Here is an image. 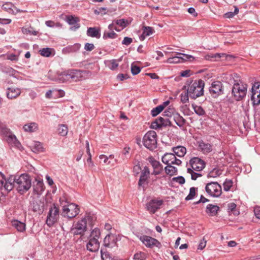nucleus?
I'll list each match as a JSON object with an SVG mask.
<instances>
[{"label": "nucleus", "mask_w": 260, "mask_h": 260, "mask_svg": "<svg viewBox=\"0 0 260 260\" xmlns=\"http://www.w3.org/2000/svg\"><path fill=\"white\" fill-rule=\"evenodd\" d=\"M222 174V170L218 168H214L208 174V177L216 178Z\"/></svg>", "instance_id": "obj_42"}, {"label": "nucleus", "mask_w": 260, "mask_h": 260, "mask_svg": "<svg viewBox=\"0 0 260 260\" xmlns=\"http://www.w3.org/2000/svg\"><path fill=\"white\" fill-rule=\"evenodd\" d=\"M12 224L13 226L17 229L18 232H23L25 231V224L22 222L17 220H14L12 221Z\"/></svg>", "instance_id": "obj_34"}, {"label": "nucleus", "mask_w": 260, "mask_h": 260, "mask_svg": "<svg viewBox=\"0 0 260 260\" xmlns=\"http://www.w3.org/2000/svg\"><path fill=\"white\" fill-rule=\"evenodd\" d=\"M65 20L70 25H74V28H72V30H76L80 27V25L78 23L80 19L78 17L73 15H68L66 17Z\"/></svg>", "instance_id": "obj_22"}, {"label": "nucleus", "mask_w": 260, "mask_h": 260, "mask_svg": "<svg viewBox=\"0 0 260 260\" xmlns=\"http://www.w3.org/2000/svg\"><path fill=\"white\" fill-rule=\"evenodd\" d=\"M59 209L55 205L51 206L47 216L46 223L49 227L52 226L59 218Z\"/></svg>", "instance_id": "obj_9"}, {"label": "nucleus", "mask_w": 260, "mask_h": 260, "mask_svg": "<svg viewBox=\"0 0 260 260\" xmlns=\"http://www.w3.org/2000/svg\"><path fill=\"white\" fill-rule=\"evenodd\" d=\"M117 35L114 31H105L103 34V39L105 40L108 39H114L116 38Z\"/></svg>", "instance_id": "obj_44"}, {"label": "nucleus", "mask_w": 260, "mask_h": 260, "mask_svg": "<svg viewBox=\"0 0 260 260\" xmlns=\"http://www.w3.org/2000/svg\"><path fill=\"white\" fill-rule=\"evenodd\" d=\"M45 186L42 179H36L33 183L34 193L40 196L44 191Z\"/></svg>", "instance_id": "obj_21"}, {"label": "nucleus", "mask_w": 260, "mask_h": 260, "mask_svg": "<svg viewBox=\"0 0 260 260\" xmlns=\"http://www.w3.org/2000/svg\"><path fill=\"white\" fill-rule=\"evenodd\" d=\"M165 170L166 173L170 176L174 175L177 172V169L171 165H167Z\"/></svg>", "instance_id": "obj_41"}, {"label": "nucleus", "mask_w": 260, "mask_h": 260, "mask_svg": "<svg viewBox=\"0 0 260 260\" xmlns=\"http://www.w3.org/2000/svg\"><path fill=\"white\" fill-rule=\"evenodd\" d=\"M95 215L91 213H86L84 216L74 225V234L82 235L87 230V225L92 226L95 221Z\"/></svg>", "instance_id": "obj_3"}, {"label": "nucleus", "mask_w": 260, "mask_h": 260, "mask_svg": "<svg viewBox=\"0 0 260 260\" xmlns=\"http://www.w3.org/2000/svg\"><path fill=\"white\" fill-rule=\"evenodd\" d=\"M23 129L27 132H34L38 129V124L35 122L25 124L23 126Z\"/></svg>", "instance_id": "obj_39"}, {"label": "nucleus", "mask_w": 260, "mask_h": 260, "mask_svg": "<svg viewBox=\"0 0 260 260\" xmlns=\"http://www.w3.org/2000/svg\"><path fill=\"white\" fill-rule=\"evenodd\" d=\"M194 171V170H192L190 168H187V173L190 174L191 178L193 180H196L198 178L202 176V174L201 173H196Z\"/></svg>", "instance_id": "obj_45"}, {"label": "nucleus", "mask_w": 260, "mask_h": 260, "mask_svg": "<svg viewBox=\"0 0 260 260\" xmlns=\"http://www.w3.org/2000/svg\"><path fill=\"white\" fill-rule=\"evenodd\" d=\"M6 140L9 145L12 147L21 150L22 147L20 142L17 140L16 136L11 132H8L6 135Z\"/></svg>", "instance_id": "obj_18"}, {"label": "nucleus", "mask_w": 260, "mask_h": 260, "mask_svg": "<svg viewBox=\"0 0 260 260\" xmlns=\"http://www.w3.org/2000/svg\"><path fill=\"white\" fill-rule=\"evenodd\" d=\"M30 208L34 212L41 214L44 211V202L39 199H34L30 203Z\"/></svg>", "instance_id": "obj_16"}, {"label": "nucleus", "mask_w": 260, "mask_h": 260, "mask_svg": "<svg viewBox=\"0 0 260 260\" xmlns=\"http://www.w3.org/2000/svg\"><path fill=\"white\" fill-rule=\"evenodd\" d=\"M81 44L79 43H75L73 45H69L64 48L63 50L64 52L67 53H75L79 50L81 48Z\"/></svg>", "instance_id": "obj_31"}, {"label": "nucleus", "mask_w": 260, "mask_h": 260, "mask_svg": "<svg viewBox=\"0 0 260 260\" xmlns=\"http://www.w3.org/2000/svg\"><path fill=\"white\" fill-rule=\"evenodd\" d=\"M254 212L256 217L260 219V207H255L254 209Z\"/></svg>", "instance_id": "obj_64"}, {"label": "nucleus", "mask_w": 260, "mask_h": 260, "mask_svg": "<svg viewBox=\"0 0 260 260\" xmlns=\"http://www.w3.org/2000/svg\"><path fill=\"white\" fill-rule=\"evenodd\" d=\"M86 34L88 37L99 39L101 37V29L96 27H89Z\"/></svg>", "instance_id": "obj_25"}, {"label": "nucleus", "mask_w": 260, "mask_h": 260, "mask_svg": "<svg viewBox=\"0 0 260 260\" xmlns=\"http://www.w3.org/2000/svg\"><path fill=\"white\" fill-rule=\"evenodd\" d=\"M118 63H117L116 60L113 59L110 61V64L109 65V68L111 70H114L118 67Z\"/></svg>", "instance_id": "obj_57"}, {"label": "nucleus", "mask_w": 260, "mask_h": 260, "mask_svg": "<svg viewBox=\"0 0 260 260\" xmlns=\"http://www.w3.org/2000/svg\"><path fill=\"white\" fill-rule=\"evenodd\" d=\"M68 127L65 125H61L58 128V134L62 136H66L68 134Z\"/></svg>", "instance_id": "obj_49"}, {"label": "nucleus", "mask_w": 260, "mask_h": 260, "mask_svg": "<svg viewBox=\"0 0 260 260\" xmlns=\"http://www.w3.org/2000/svg\"><path fill=\"white\" fill-rule=\"evenodd\" d=\"M115 24L120 26L122 29L125 28L127 24V21L124 19H117L114 20Z\"/></svg>", "instance_id": "obj_51"}, {"label": "nucleus", "mask_w": 260, "mask_h": 260, "mask_svg": "<svg viewBox=\"0 0 260 260\" xmlns=\"http://www.w3.org/2000/svg\"><path fill=\"white\" fill-rule=\"evenodd\" d=\"M197 190V188L194 187H192L189 189V193L188 196L185 198V200L186 201H189L192 200L196 195V191Z\"/></svg>", "instance_id": "obj_47"}, {"label": "nucleus", "mask_w": 260, "mask_h": 260, "mask_svg": "<svg viewBox=\"0 0 260 260\" xmlns=\"http://www.w3.org/2000/svg\"><path fill=\"white\" fill-rule=\"evenodd\" d=\"M21 93V90L19 88L10 87L7 89V96L8 99H14L18 96Z\"/></svg>", "instance_id": "obj_26"}, {"label": "nucleus", "mask_w": 260, "mask_h": 260, "mask_svg": "<svg viewBox=\"0 0 260 260\" xmlns=\"http://www.w3.org/2000/svg\"><path fill=\"white\" fill-rule=\"evenodd\" d=\"M250 100L254 106L260 104V82H255L250 90Z\"/></svg>", "instance_id": "obj_10"}, {"label": "nucleus", "mask_w": 260, "mask_h": 260, "mask_svg": "<svg viewBox=\"0 0 260 260\" xmlns=\"http://www.w3.org/2000/svg\"><path fill=\"white\" fill-rule=\"evenodd\" d=\"M40 54L44 57H48L55 54L54 50L50 48H44L39 50Z\"/></svg>", "instance_id": "obj_35"}, {"label": "nucleus", "mask_w": 260, "mask_h": 260, "mask_svg": "<svg viewBox=\"0 0 260 260\" xmlns=\"http://www.w3.org/2000/svg\"><path fill=\"white\" fill-rule=\"evenodd\" d=\"M22 32L23 34L25 35H30L36 36L38 34V31L34 30L33 28L31 27H23L21 29Z\"/></svg>", "instance_id": "obj_40"}, {"label": "nucleus", "mask_w": 260, "mask_h": 260, "mask_svg": "<svg viewBox=\"0 0 260 260\" xmlns=\"http://www.w3.org/2000/svg\"><path fill=\"white\" fill-rule=\"evenodd\" d=\"M85 73L79 70L70 69L58 75L56 81L59 83L67 81L78 82L84 79L83 74Z\"/></svg>", "instance_id": "obj_2"}, {"label": "nucleus", "mask_w": 260, "mask_h": 260, "mask_svg": "<svg viewBox=\"0 0 260 260\" xmlns=\"http://www.w3.org/2000/svg\"><path fill=\"white\" fill-rule=\"evenodd\" d=\"M131 148L129 147H125L122 151V155L124 156L126 158L129 157V150Z\"/></svg>", "instance_id": "obj_59"}, {"label": "nucleus", "mask_w": 260, "mask_h": 260, "mask_svg": "<svg viewBox=\"0 0 260 260\" xmlns=\"http://www.w3.org/2000/svg\"><path fill=\"white\" fill-rule=\"evenodd\" d=\"M150 162L154 170L152 174L154 175L160 174L162 171V167L160 162L154 159H152Z\"/></svg>", "instance_id": "obj_28"}, {"label": "nucleus", "mask_w": 260, "mask_h": 260, "mask_svg": "<svg viewBox=\"0 0 260 260\" xmlns=\"http://www.w3.org/2000/svg\"><path fill=\"white\" fill-rule=\"evenodd\" d=\"M150 175V170L148 167L145 166L141 171L140 177L138 182L139 187H142L143 189L147 185V180Z\"/></svg>", "instance_id": "obj_17"}, {"label": "nucleus", "mask_w": 260, "mask_h": 260, "mask_svg": "<svg viewBox=\"0 0 260 260\" xmlns=\"http://www.w3.org/2000/svg\"><path fill=\"white\" fill-rule=\"evenodd\" d=\"M209 92L214 97H216L223 93L222 84L218 81H214L209 87Z\"/></svg>", "instance_id": "obj_14"}, {"label": "nucleus", "mask_w": 260, "mask_h": 260, "mask_svg": "<svg viewBox=\"0 0 260 260\" xmlns=\"http://www.w3.org/2000/svg\"><path fill=\"white\" fill-rule=\"evenodd\" d=\"M194 112L199 116H203L205 114V111L200 106H197L194 104L192 105Z\"/></svg>", "instance_id": "obj_43"}, {"label": "nucleus", "mask_w": 260, "mask_h": 260, "mask_svg": "<svg viewBox=\"0 0 260 260\" xmlns=\"http://www.w3.org/2000/svg\"><path fill=\"white\" fill-rule=\"evenodd\" d=\"M101 257L103 260H113V259L110 256L109 254L104 252L103 250H101Z\"/></svg>", "instance_id": "obj_54"}, {"label": "nucleus", "mask_w": 260, "mask_h": 260, "mask_svg": "<svg viewBox=\"0 0 260 260\" xmlns=\"http://www.w3.org/2000/svg\"><path fill=\"white\" fill-rule=\"evenodd\" d=\"M173 181L181 185L185 183V179L182 176L174 177L173 178Z\"/></svg>", "instance_id": "obj_58"}, {"label": "nucleus", "mask_w": 260, "mask_h": 260, "mask_svg": "<svg viewBox=\"0 0 260 260\" xmlns=\"http://www.w3.org/2000/svg\"><path fill=\"white\" fill-rule=\"evenodd\" d=\"M7 181V180L5 179L4 175L0 172V189H5L4 185Z\"/></svg>", "instance_id": "obj_55"}, {"label": "nucleus", "mask_w": 260, "mask_h": 260, "mask_svg": "<svg viewBox=\"0 0 260 260\" xmlns=\"http://www.w3.org/2000/svg\"><path fill=\"white\" fill-rule=\"evenodd\" d=\"M147 258V254L141 251L136 252L134 255L135 260H145Z\"/></svg>", "instance_id": "obj_48"}, {"label": "nucleus", "mask_w": 260, "mask_h": 260, "mask_svg": "<svg viewBox=\"0 0 260 260\" xmlns=\"http://www.w3.org/2000/svg\"><path fill=\"white\" fill-rule=\"evenodd\" d=\"M236 207V205L234 203H230L228 205V210L229 212L233 211Z\"/></svg>", "instance_id": "obj_63"}, {"label": "nucleus", "mask_w": 260, "mask_h": 260, "mask_svg": "<svg viewBox=\"0 0 260 260\" xmlns=\"http://www.w3.org/2000/svg\"><path fill=\"white\" fill-rule=\"evenodd\" d=\"M142 30L143 33L139 36V39L141 41L144 40L146 37L150 36L155 32L154 29L150 26H143Z\"/></svg>", "instance_id": "obj_29"}, {"label": "nucleus", "mask_w": 260, "mask_h": 260, "mask_svg": "<svg viewBox=\"0 0 260 260\" xmlns=\"http://www.w3.org/2000/svg\"><path fill=\"white\" fill-rule=\"evenodd\" d=\"M100 243L99 241L93 240L88 239V242L86 244L87 249L91 252L97 251L100 248Z\"/></svg>", "instance_id": "obj_23"}, {"label": "nucleus", "mask_w": 260, "mask_h": 260, "mask_svg": "<svg viewBox=\"0 0 260 260\" xmlns=\"http://www.w3.org/2000/svg\"><path fill=\"white\" fill-rule=\"evenodd\" d=\"M199 147L204 153H208L212 150V146L209 143L201 142L199 144Z\"/></svg>", "instance_id": "obj_37"}, {"label": "nucleus", "mask_w": 260, "mask_h": 260, "mask_svg": "<svg viewBox=\"0 0 260 260\" xmlns=\"http://www.w3.org/2000/svg\"><path fill=\"white\" fill-rule=\"evenodd\" d=\"M248 85L241 81L235 83L232 89L233 99L236 101L242 100L246 96Z\"/></svg>", "instance_id": "obj_4"}, {"label": "nucleus", "mask_w": 260, "mask_h": 260, "mask_svg": "<svg viewBox=\"0 0 260 260\" xmlns=\"http://www.w3.org/2000/svg\"><path fill=\"white\" fill-rule=\"evenodd\" d=\"M205 190L209 196L214 198L220 197L222 192L221 186L217 182L207 183Z\"/></svg>", "instance_id": "obj_8"}, {"label": "nucleus", "mask_w": 260, "mask_h": 260, "mask_svg": "<svg viewBox=\"0 0 260 260\" xmlns=\"http://www.w3.org/2000/svg\"><path fill=\"white\" fill-rule=\"evenodd\" d=\"M175 156V155L174 153H166L162 156L161 160L165 164L173 165Z\"/></svg>", "instance_id": "obj_32"}, {"label": "nucleus", "mask_w": 260, "mask_h": 260, "mask_svg": "<svg viewBox=\"0 0 260 260\" xmlns=\"http://www.w3.org/2000/svg\"><path fill=\"white\" fill-rule=\"evenodd\" d=\"M173 151L175 155L181 157L184 156L186 153V149L184 146H178L173 148Z\"/></svg>", "instance_id": "obj_33"}, {"label": "nucleus", "mask_w": 260, "mask_h": 260, "mask_svg": "<svg viewBox=\"0 0 260 260\" xmlns=\"http://www.w3.org/2000/svg\"><path fill=\"white\" fill-rule=\"evenodd\" d=\"M175 53L177 55L169 57L166 62L168 63H178L188 60H191V59H194V57L190 55L178 52H176Z\"/></svg>", "instance_id": "obj_11"}, {"label": "nucleus", "mask_w": 260, "mask_h": 260, "mask_svg": "<svg viewBox=\"0 0 260 260\" xmlns=\"http://www.w3.org/2000/svg\"><path fill=\"white\" fill-rule=\"evenodd\" d=\"M31 180L27 175L22 174L19 177L11 176L4 185L5 190L10 191L14 186H16L19 192L23 193L31 187Z\"/></svg>", "instance_id": "obj_1"}, {"label": "nucleus", "mask_w": 260, "mask_h": 260, "mask_svg": "<svg viewBox=\"0 0 260 260\" xmlns=\"http://www.w3.org/2000/svg\"><path fill=\"white\" fill-rule=\"evenodd\" d=\"M7 181V180L5 179L4 175L0 172V189H5L4 185Z\"/></svg>", "instance_id": "obj_56"}, {"label": "nucleus", "mask_w": 260, "mask_h": 260, "mask_svg": "<svg viewBox=\"0 0 260 260\" xmlns=\"http://www.w3.org/2000/svg\"><path fill=\"white\" fill-rule=\"evenodd\" d=\"M79 213V208L75 204H68L62 207V215L64 217L72 218L76 217Z\"/></svg>", "instance_id": "obj_7"}, {"label": "nucleus", "mask_w": 260, "mask_h": 260, "mask_svg": "<svg viewBox=\"0 0 260 260\" xmlns=\"http://www.w3.org/2000/svg\"><path fill=\"white\" fill-rule=\"evenodd\" d=\"M99 158L101 162L103 161L105 165H107L113 166L116 162V160L114 158L113 155H110L109 156H107V155L102 154L100 155Z\"/></svg>", "instance_id": "obj_24"}, {"label": "nucleus", "mask_w": 260, "mask_h": 260, "mask_svg": "<svg viewBox=\"0 0 260 260\" xmlns=\"http://www.w3.org/2000/svg\"><path fill=\"white\" fill-rule=\"evenodd\" d=\"M118 237V235L111 233L107 234L104 239V246L110 248L116 246Z\"/></svg>", "instance_id": "obj_13"}, {"label": "nucleus", "mask_w": 260, "mask_h": 260, "mask_svg": "<svg viewBox=\"0 0 260 260\" xmlns=\"http://www.w3.org/2000/svg\"><path fill=\"white\" fill-rule=\"evenodd\" d=\"M140 240L147 247L149 248H152L154 246H157V244H159L156 239L148 236H142L140 237Z\"/></svg>", "instance_id": "obj_19"}, {"label": "nucleus", "mask_w": 260, "mask_h": 260, "mask_svg": "<svg viewBox=\"0 0 260 260\" xmlns=\"http://www.w3.org/2000/svg\"><path fill=\"white\" fill-rule=\"evenodd\" d=\"M142 142L144 146L150 150L156 149L157 146L156 133L154 131L147 132L143 138Z\"/></svg>", "instance_id": "obj_5"}, {"label": "nucleus", "mask_w": 260, "mask_h": 260, "mask_svg": "<svg viewBox=\"0 0 260 260\" xmlns=\"http://www.w3.org/2000/svg\"><path fill=\"white\" fill-rule=\"evenodd\" d=\"M173 119L176 124L179 127H182L185 123V120L182 116L178 113H176L173 115Z\"/></svg>", "instance_id": "obj_36"}, {"label": "nucleus", "mask_w": 260, "mask_h": 260, "mask_svg": "<svg viewBox=\"0 0 260 260\" xmlns=\"http://www.w3.org/2000/svg\"><path fill=\"white\" fill-rule=\"evenodd\" d=\"M223 189L225 191H229L233 185V182L231 180L226 179L223 183Z\"/></svg>", "instance_id": "obj_52"}, {"label": "nucleus", "mask_w": 260, "mask_h": 260, "mask_svg": "<svg viewBox=\"0 0 260 260\" xmlns=\"http://www.w3.org/2000/svg\"><path fill=\"white\" fill-rule=\"evenodd\" d=\"M132 42H133V40L131 38L125 37L124 38V39L122 42V44L123 45L128 46L129 44H131Z\"/></svg>", "instance_id": "obj_60"}, {"label": "nucleus", "mask_w": 260, "mask_h": 260, "mask_svg": "<svg viewBox=\"0 0 260 260\" xmlns=\"http://www.w3.org/2000/svg\"><path fill=\"white\" fill-rule=\"evenodd\" d=\"M100 237V230L98 228H95L91 232L88 239H91L93 240L99 241Z\"/></svg>", "instance_id": "obj_38"}, {"label": "nucleus", "mask_w": 260, "mask_h": 260, "mask_svg": "<svg viewBox=\"0 0 260 260\" xmlns=\"http://www.w3.org/2000/svg\"><path fill=\"white\" fill-rule=\"evenodd\" d=\"M163 204L162 200L152 199L146 204V209L150 214H154Z\"/></svg>", "instance_id": "obj_12"}, {"label": "nucleus", "mask_w": 260, "mask_h": 260, "mask_svg": "<svg viewBox=\"0 0 260 260\" xmlns=\"http://www.w3.org/2000/svg\"><path fill=\"white\" fill-rule=\"evenodd\" d=\"M31 151L36 153H41L44 151L42 144L38 141H34L30 146Z\"/></svg>", "instance_id": "obj_30"}, {"label": "nucleus", "mask_w": 260, "mask_h": 260, "mask_svg": "<svg viewBox=\"0 0 260 260\" xmlns=\"http://www.w3.org/2000/svg\"><path fill=\"white\" fill-rule=\"evenodd\" d=\"M219 210V207L217 205L210 204L206 207V212L210 216H214L216 215Z\"/></svg>", "instance_id": "obj_27"}, {"label": "nucleus", "mask_w": 260, "mask_h": 260, "mask_svg": "<svg viewBox=\"0 0 260 260\" xmlns=\"http://www.w3.org/2000/svg\"><path fill=\"white\" fill-rule=\"evenodd\" d=\"M189 93L187 90L184 91L180 94V100L182 103H186L188 102Z\"/></svg>", "instance_id": "obj_50"}, {"label": "nucleus", "mask_w": 260, "mask_h": 260, "mask_svg": "<svg viewBox=\"0 0 260 260\" xmlns=\"http://www.w3.org/2000/svg\"><path fill=\"white\" fill-rule=\"evenodd\" d=\"M165 106L164 105H159L156 107L153 108L151 111V115L153 117L156 116L164 109Z\"/></svg>", "instance_id": "obj_46"}, {"label": "nucleus", "mask_w": 260, "mask_h": 260, "mask_svg": "<svg viewBox=\"0 0 260 260\" xmlns=\"http://www.w3.org/2000/svg\"><path fill=\"white\" fill-rule=\"evenodd\" d=\"M94 48V46L92 43H87L85 44L84 49L88 51H91Z\"/></svg>", "instance_id": "obj_61"}, {"label": "nucleus", "mask_w": 260, "mask_h": 260, "mask_svg": "<svg viewBox=\"0 0 260 260\" xmlns=\"http://www.w3.org/2000/svg\"><path fill=\"white\" fill-rule=\"evenodd\" d=\"M190 168L195 171L199 172L202 171L205 167V163L204 160L198 157H194L189 161Z\"/></svg>", "instance_id": "obj_15"}, {"label": "nucleus", "mask_w": 260, "mask_h": 260, "mask_svg": "<svg viewBox=\"0 0 260 260\" xmlns=\"http://www.w3.org/2000/svg\"><path fill=\"white\" fill-rule=\"evenodd\" d=\"M204 82L202 80L193 83L187 89L189 93V96L191 99H196L202 95L204 93Z\"/></svg>", "instance_id": "obj_6"}, {"label": "nucleus", "mask_w": 260, "mask_h": 260, "mask_svg": "<svg viewBox=\"0 0 260 260\" xmlns=\"http://www.w3.org/2000/svg\"><path fill=\"white\" fill-rule=\"evenodd\" d=\"M206 241L204 239H203L200 242V243L198 245V249L199 250H203L206 247Z\"/></svg>", "instance_id": "obj_62"}, {"label": "nucleus", "mask_w": 260, "mask_h": 260, "mask_svg": "<svg viewBox=\"0 0 260 260\" xmlns=\"http://www.w3.org/2000/svg\"><path fill=\"white\" fill-rule=\"evenodd\" d=\"M170 124L171 122L168 118L159 117L152 123L151 127L154 129H157L161 128L162 126L169 125Z\"/></svg>", "instance_id": "obj_20"}, {"label": "nucleus", "mask_w": 260, "mask_h": 260, "mask_svg": "<svg viewBox=\"0 0 260 260\" xmlns=\"http://www.w3.org/2000/svg\"><path fill=\"white\" fill-rule=\"evenodd\" d=\"M140 71L141 69L139 67L136 65L132 64L131 72L134 75H137L140 72Z\"/></svg>", "instance_id": "obj_53"}]
</instances>
